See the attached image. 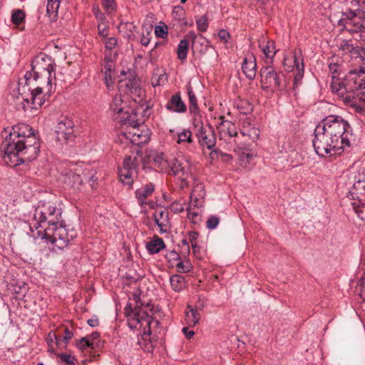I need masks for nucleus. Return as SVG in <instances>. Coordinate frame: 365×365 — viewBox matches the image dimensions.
Masks as SVG:
<instances>
[{
    "label": "nucleus",
    "instance_id": "obj_1",
    "mask_svg": "<svg viewBox=\"0 0 365 365\" xmlns=\"http://www.w3.org/2000/svg\"><path fill=\"white\" fill-rule=\"evenodd\" d=\"M3 148L5 163L16 167L34 160L39 153L40 143L30 126L19 124L6 136Z\"/></svg>",
    "mask_w": 365,
    "mask_h": 365
},
{
    "label": "nucleus",
    "instance_id": "obj_2",
    "mask_svg": "<svg viewBox=\"0 0 365 365\" xmlns=\"http://www.w3.org/2000/svg\"><path fill=\"white\" fill-rule=\"evenodd\" d=\"M329 67L331 76L332 92L346 104H351L355 92L365 90V81L363 83L364 79H361L356 71H350L348 74L344 75L342 64L335 61L334 58L331 59Z\"/></svg>",
    "mask_w": 365,
    "mask_h": 365
},
{
    "label": "nucleus",
    "instance_id": "obj_3",
    "mask_svg": "<svg viewBox=\"0 0 365 365\" xmlns=\"http://www.w3.org/2000/svg\"><path fill=\"white\" fill-rule=\"evenodd\" d=\"M132 300L135 302L134 307L130 302L124 309L125 314L128 317V324L131 329L143 327L144 336L150 335V324L153 323L152 314H153V306L150 303L143 304L140 296L137 294H133Z\"/></svg>",
    "mask_w": 365,
    "mask_h": 365
},
{
    "label": "nucleus",
    "instance_id": "obj_4",
    "mask_svg": "<svg viewBox=\"0 0 365 365\" xmlns=\"http://www.w3.org/2000/svg\"><path fill=\"white\" fill-rule=\"evenodd\" d=\"M351 9L343 13L339 25L349 33L359 34V40L365 43V0H349Z\"/></svg>",
    "mask_w": 365,
    "mask_h": 365
},
{
    "label": "nucleus",
    "instance_id": "obj_5",
    "mask_svg": "<svg viewBox=\"0 0 365 365\" xmlns=\"http://www.w3.org/2000/svg\"><path fill=\"white\" fill-rule=\"evenodd\" d=\"M320 124L325 126L328 135L334 138L342 145V149L350 147V140L353 135L349 123L340 115H331L324 118Z\"/></svg>",
    "mask_w": 365,
    "mask_h": 365
},
{
    "label": "nucleus",
    "instance_id": "obj_6",
    "mask_svg": "<svg viewBox=\"0 0 365 365\" xmlns=\"http://www.w3.org/2000/svg\"><path fill=\"white\" fill-rule=\"evenodd\" d=\"M315 152L318 155L330 156L341 153L344 149L334 138L328 135L324 125L319 123L314 130V138L312 141Z\"/></svg>",
    "mask_w": 365,
    "mask_h": 365
},
{
    "label": "nucleus",
    "instance_id": "obj_7",
    "mask_svg": "<svg viewBox=\"0 0 365 365\" xmlns=\"http://www.w3.org/2000/svg\"><path fill=\"white\" fill-rule=\"evenodd\" d=\"M31 72H26L25 74V83H19L18 91L19 96L17 98L23 101L22 108L26 110L27 108L31 109H38L45 102L44 97L42 94L43 88L36 86L34 88H31Z\"/></svg>",
    "mask_w": 365,
    "mask_h": 365
},
{
    "label": "nucleus",
    "instance_id": "obj_8",
    "mask_svg": "<svg viewBox=\"0 0 365 365\" xmlns=\"http://www.w3.org/2000/svg\"><path fill=\"white\" fill-rule=\"evenodd\" d=\"M53 61L48 56L39 55L32 61L31 81H38L40 79L43 83H46L48 92L51 91V81L53 77L55 78Z\"/></svg>",
    "mask_w": 365,
    "mask_h": 365
},
{
    "label": "nucleus",
    "instance_id": "obj_9",
    "mask_svg": "<svg viewBox=\"0 0 365 365\" xmlns=\"http://www.w3.org/2000/svg\"><path fill=\"white\" fill-rule=\"evenodd\" d=\"M170 170L168 175H173L180 180V187L183 190L187 187L190 182H195V179L192 173L190 162L183 158H173L170 162Z\"/></svg>",
    "mask_w": 365,
    "mask_h": 365
},
{
    "label": "nucleus",
    "instance_id": "obj_10",
    "mask_svg": "<svg viewBox=\"0 0 365 365\" xmlns=\"http://www.w3.org/2000/svg\"><path fill=\"white\" fill-rule=\"evenodd\" d=\"M349 194L352 209L361 220L365 221V170L359 173Z\"/></svg>",
    "mask_w": 365,
    "mask_h": 365
},
{
    "label": "nucleus",
    "instance_id": "obj_11",
    "mask_svg": "<svg viewBox=\"0 0 365 365\" xmlns=\"http://www.w3.org/2000/svg\"><path fill=\"white\" fill-rule=\"evenodd\" d=\"M50 216L48 227H44L45 235H47L49 231H52V236L53 241L59 240L61 241H68V238L64 237L63 234L66 231L65 222L61 219L62 211L61 209L58 208L56 206L50 203Z\"/></svg>",
    "mask_w": 365,
    "mask_h": 365
},
{
    "label": "nucleus",
    "instance_id": "obj_12",
    "mask_svg": "<svg viewBox=\"0 0 365 365\" xmlns=\"http://www.w3.org/2000/svg\"><path fill=\"white\" fill-rule=\"evenodd\" d=\"M56 140L62 144H68L74 141L76 134L74 123L68 117L62 116L56 126Z\"/></svg>",
    "mask_w": 365,
    "mask_h": 365
},
{
    "label": "nucleus",
    "instance_id": "obj_13",
    "mask_svg": "<svg viewBox=\"0 0 365 365\" xmlns=\"http://www.w3.org/2000/svg\"><path fill=\"white\" fill-rule=\"evenodd\" d=\"M138 159L136 157L127 156L123 161L122 167L118 170L120 181L130 187L134 179L138 176Z\"/></svg>",
    "mask_w": 365,
    "mask_h": 365
},
{
    "label": "nucleus",
    "instance_id": "obj_14",
    "mask_svg": "<svg viewBox=\"0 0 365 365\" xmlns=\"http://www.w3.org/2000/svg\"><path fill=\"white\" fill-rule=\"evenodd\" d=\"M282 74L271 66H263L259 71L260 83L263 90L274 91L280 86Z\"/></svg>",
    "mask_w": 365,
    "mask_h": 365
},
{
    "label": "nucleus",
    "instance_id": "obj_15",
    "mask_svg": "<svg viewBox=\"0 0 365 365\" xmlns=\"http://www.w3.org/2000/svg\"><path fill=\"white\" fill-rule=\"evenodd\" d=\"M200 126L196 130L195 135L198 139L200 145L211 150L215 146L216 136L213 127L210 124L202 125L201 121L195 123V127Z\"/></svg>",
    "mask_w": 365,
    "mask_h": 365
},
{
    "label": "nucleus",
    "instance_id": "obj_16",
    "mask_svg": "<svg viewBox=\"0 0 365 365\" xmlns=\"http://www.w3.org/2000/svg\"><path fill=\"white\" fill-rule=\"evenodd\" d=\"M50 212V202H43L41 205L38 206L34 215L36 222L33 226H30V230L32 232H34V229L35 228L38 236L41 235L42 231L38 230V228L42 227L44 229L46 225L48 226L49 219L51 218Z\"/></svg>",
    "mask_w": 365,
    "mask_h": 365
},
{
    "label": "nucleus",
    "instance_id": "obj_17",
    "mask_svg": "<svg viewBox=\"0 0 365 365\" xmlns=\"http://www.w3.org/2000/svg\"><path fill=\"white\" fill-rule=\"evenodd\" d=\"M242 70L245 76L252 80L257 74V63L255 56L252 53H247L243 59Z\"/></svg>",
    "mask_w": 365,
    "mask_h": 365
},
{
    "label": "nucleus",
    "instance_id": "obj_18",
    "mask_svg": "<svg viewBox=\"0 0 365 365\" xmlns=\"http://www.w3.org/2000/svg\"><path fill=\"white\" fill-rule=\"evenodd\" d=\"M165 108L170 112L183 113L187 110V106L182 100L180 93L173 95L167 103Z\"/></svg>",
    "mask_w": 365,
    "mask_h": 365
},
{
    "label": "nucleus",
    "instance_id": "obj_19",
    "mask_svg": "<svg viewBox=\"0 0 365 365\" xmlns=\"http://www.w3.org/2000/svg\"><path fill=\"white\" fill-rule=\"evenodd\" d=\"M168 211L165 209L156 210L153 214L154 221L158 226L160 232H166L170 227Z\"/></svg>",
    "mask_w": 365,
    "mask_h": 365
},
{
    "label": "nucleus",
    "instance_id": "obj_20",
    "mask_svg": "<svg viewBox=\"0 0 365 365\" xmlns=\"http://www.w3.org/2000/svg\"><path fill=\"white\" fill-rule=\"evenodd\" d=\"M220 138H232L237 135V129L235 123L230 120H222L218 128Z\"/></svg>",
    "mask_w": 365,
    "mask_h": 365
},
{
    "label": "nucleus",
    "instance_id": "obj_21",
    "mask_svg": "<svg viewBox=\"0 0 365 365\" xmlns=\"http://www.w3.org/2000/svg\"><path fill=\"white\" fill-rule=\"evenodd\" d=\"M130 139L133 144L140 145L148 142L150 137L148 135V130H141L137 127L132 128V130L128 132Z\"/></svg>",
    "mask_w": 365,
    "mask_h": 365
},
{
    "label": "nucleus",
    "instance_id": "obj_22",
    "mask_svg": "<svg viewBox=\"0 0 365 365\" xmlns=\"http://www.w3.org/2000/svg\"><path fill=\"white\" fill-rule=\"evenodd\" d=\"M150 159L153 165L158 168L160 172L167 173L168 170H170V167L169 165L170 160H168L164 153H156L150 156Z\"/></svg>",
    "mask_w": 365,
    "mask_h": 365
},
{
    "label": "nucleus",
    "instance_id": "obj_23",
    "mask_svg": "<svg viewBox=\"0 0 365 365\" xmlns=\"http://www.w3.org/2000/svg\"><path fill=\"white\" fill-rule=\"evenodd\" d=\"M240 133L244 136H247L252 141H255L258 139L259 130L258 128L252 125L250 119L246 118L242 122Z\"/></svg>",
    "mask_w": 365,
    "mask_h": 365
},
{
    "label": "nucleus",
    "instance_id": "obj_24",
    "mask_svg": "<svg viewBox=\"0 0 365 365\" xmlns=\"http://www.w3.org/2000/svg\"><path fill=\"white\" fill-rule=\"evenodd\" d=\"M187 92L189 100V110L190 114L195 117V120L197 121V116H200V110L197 106V100L193 92L192 86L189 84L187 86Z\"/></svg>",
    "mask_w": 365,
    "mask_h": 365
},
{
    "label": "nucleus",
    "instance_id": "obj_25",
    "mask_svg": "<svg viewBox=\"0 0 365 365\" xmlns=\"http://www.w3.org/2000/svg\"><path fill=\"white\" fill-rule=\"evenodd\" d=\"M61 1V0H47L46 15L51 23L57 21Z\"/></svg>",
    "mask_w": 365,
    "mask_h": 365
},
{
    "label": "nucleus",
    "instance_id": "obj_26",
    "mask_svg": "<svg viewBox=\"0 0 365 365\" xmlns=\"http://www.w3.org/2000/svg\"><path fill=\"white\" fill-rule=\"evenodd\" d=\"M128 106V103L123 98V96L121 95H116L113 97L110 104V110L112 112L113 115L125 111V109H126Z\"/></svg>",
    "mask_w": 365,
    "mask_h": 365
},
{
    "label": "nucleus",
    "instance_id": "obj_27",
    "mask_svg": "<svg viewBox=\"0 0 365 365\" xmlns=\"http://www.w3.org/2000/svg\"><path fill=\"white\" fill-rule=\"evenodd\" d=\"M154 191V185L151 183L146 184L140 189L135 191V197L141 206L145 203V200L152 195Z\"/></svg>",
    "mask_w": 365,
    "mask_h": 365
},
{
    "label": "nucleus",
    "instance_id": "obj_28",
    "mask_svg": "<svg viewBox=\"0 0 365 365\" xmlns=\"http://www.w3.org/2000/svg\"><path fill=\"white\" fill-rule=\"evenodd\" d=\"M259 46L267 58H274L277 53L274 41L263 40L259 41Z\"/></svg>",
    "mask_w": 365,
    "mask_h": 365
},
{
    "label": "nucleus",
    "instance_id": "obj_29",
    "mask_svg": "<svg viewBox=\"0 0 365 365\" xmlns=\"http://www.w3.org/2000/svg\"><path fill=\"white\" fill-rule=\"evenodd\" d=\"M163 240L158 236H155L146 243V249L150 254H156L165 247Z\"/></svg>",
    "mask_w": 365,
    "mask_h": 365
},
{
    "label": "nucleus",
    "instance_id": "obj_30",
    "mask_svg": "<svg viewBox=\"0 0 365 365\" xmlns=\"http://www.w3.org/2000/svg\"><path fill=\"white\" fill-rule=\"evenodd\" d=\"M340 50L344 54L350 53L351 58H358V55L360 52L361 47L354 46L347 41H343L340 44Z\"/></svg>",
    "mask_w": 365,
    "mask_h": 365
},
{
    "label": "nucleus",
    "instance_id": "obj_31",
    "mask_svg": "<svg viewBox=\"0 0 365 365\" xmlns=\"http://www.w3.org/2000/svg\"><path fill=\"white\" fill-rule=\"evenodd\" d=\"M125 86L130 93L135 94L138 97H141L144 95V91L140 87L138 79H128L125 81Z\"/></svg>",
    "mask_w": 365,
    "mask_h": 365
},
{
    "label": "nucleus",
    "instance_id": "obj_32",
    "mask_svg": "<svg viewBox=\"0 0 365 365\" xmlns=\"http://www.w3.org/2000/svg\"><path fill=\"white\" fill-rule=\"evenodd\" d=\"M170 282L175 292H180L185 287V277L180 274H173L170 278Z\"/></svg>",
    "mask_w": 365,
    "mask_h": 365
},
{
    "label": "nucleus",
    "instance_id": "obj_33",
    "mask_svg": "<svg viewBox=\"0 0 365 365\" xmlns=\"http://www.w3.org/2000/svg\"><path fill=\"white\" fill-rule=\"evenodd\" d=\"M187 308L190 309V312H186L185 322L189 327H194L200 320V314L196 309L190 307V305L187 306Z\"/></svg>",
    "mask_w": 365,
    "mask_h": 365
},
{
    "label": "nucleus",
    "instance_id": "obj_34",
    "mask_svg": "<svg viewBox=\"0 0 365 365\" xmlns=\"http://www.w3.org/2000/svg\"><path fill=\"white\" fill-rule=\"evenodd\" d=\"M65 176L66 182L68 183L72 187H76V189H79V186L83 183V179L79 174L69 172L66 173Z\"/></svg>",
    "mask_w": 365,
    "mask_h": 365
},
{
    "label": "nucleus",
    "instance_id": "obj_35",
    "mask_svg": "<svg viewBox=\"0 0 365 365\" xmlns=\"http://www.w3.org/2000/svg\"><path fill=\"white\" fill-rule=\"evenodd\" d=\"M189 50V42L187 39H182L180 41L178 49H177V53H178V58L181 61H183L186 59L187 55Z\"/></svg>",
    "mask_w": 365,
    "mask_h": 365
},
{
    "label": "nucleus",
    "instance_id": "obj_36",
    "mask_svg": "<svg viewBox=\"0 0 365 365\" xmlns=\"http://www.w3.org/2000/svg\"><path fill=\"white\" fill-rule=\"evenodd\" d=\"M126 115V117H121V125L130 126L132 128H134L139 125L137 120V114L131 111L130 115Z\"/></svg>",
    "mask_w": 365,
    "mask_h": 365
},
{
    "label": "nucleus",
    "instance_id": "obj_37",
    "mask_svg": "<svg viewBox=\"0 0 365 365\" xmlns=\"http://www.w3.org/2000/svg\"><path fill=\"white\" fill-rule=\"evenodd\" d=\"M287 61H289L290 63H292V61H293V63H294V65H292L293 66V68L295 67L297 71H301V69H304L303 60L302 59H299L297 57L296 53H294L292 56L287 57V58H285L284 59V65H287Z\"/></svg>",
    "mask_w": 365,
    "mask_h": 365
},
{
    "label": "nucleus",
    "instance_id": "obj_38",
    "mask_svg": "<svg viewBox=\"0 0 365 365\" xmlns=\"http://www.w3.org/2000/svg\"><path fill=\"white\" fill-rule=\"evenodd\" d=\"M196 192L197 193L198 197H204L205 192L204 186L202 185V184L197 182L194 185L192 192L191 193V195H190V200H191V201L195 200V202L194 205L195 206L197 205V197L196 196H195V194Z\"/></svg>",
    "mask_w": 365,
    "mask_h": 365
},
{
    "label": "nucleus",
    "instance_id": "obj_39",
    "mask_svg": "<svg viewBox=\"0 0 365 365\" xmlns=\"http://www.w3.org/2000/svg\"><path fill=\"white\" fill-rule=\"evenodd\" d=\"M358 58L361 61L360 69L359 71L357 72L359 76H360V78H364L365 82V48H361L360 52L358 55Z\"/></svg>",
    "mask_w": 365,
    "mask_h": 365
},
{
    "label": "nucleus",
    "instance_id": "obj_40",
    "mask_svg": "<svg viewBox=\"0 0 365 365\" xmlns=\"http://www.w3.org/2000/svg\"><path fill=\"white\" fill-rule=\"evenodd\" d=\"M177 271L180 273H187L189 272L192 266L189 260L182 261L181 259L178 262L175 264Z\"/></svg>",
    "mask_w": 365,
    "mask_h": 365
},
{
    "label": "nucleus",
    "instance_id": "obj_41",
    "mask_svg": "<svg viewBox=\"0 0 365 365\" xmlns=\"http://www.w3.org/2000/svg\"><path fill=\"white\" fill-rule=\"evenodd\" d=\"M192 133L189 130H184L182 132L178 133V143L180 144L182 143H192Z\"/></svg>",
    "mask_w": 365,
    "mask_h": 365
},
{
    "label": "nucleus",
    "instance_id": "obj_42",
    "mask_svg": "<svg viewBox=\"0 0 365 365\" xmlns=\"http://www.w3.org/2000/svg\"><path fill=\"white\" fill-rule=\"evenodd\" d=\"M167 81V76L165 73L155 74L151 78V83L153 87L160 86Z\"/></svg>",
    "mask_w": 365,
    "mask_h": 365
},
{
    "label": "nucleus",
    "instance_id": "obj_43",
    "mask_svg": "<svg viewBox=\"0 0 365 365\" xmlns=\"http://www.w3.org/2000/svg\"><path fill=\"white\" fill-rule=\"evenodd\" d=\"M25 18V14L20 9L14 10L11 15L12 23L15 25H19Z\"/></svg>",
    "mask_w": 365,
    "mask_h": 365
},
{
    "label": "nucleus",
    "instance_id": "obj_44",
    "mask_svg": "<svg viewBox=\"0 0 365 365\" xmlns=\"http://www.w3.org/2000/svg\"><path fill=\"white\" fill-rule=\"evenodd\" d=\"M103 9L108 14H113L116 10V4L114 0H103Z\"/></svg>",
    "mask_w": 365,
    "mask_h": 365
},
{
    "label": "nucleus",
    "instance_id": "obj_45",
    "mask_svg": "<svg viewBox=\"0 0 365 365\" xmlns=\"http://www.w3.org/2000/svg\"><path fill=\"white\" fill-rule=\"evenodd\" d=\"M103 73L105 84L108 89H110L115 79V72L103 71Z\"/></svg>",
    "mask_w": 365,
    "mask_h": 365
},
{
    "label": "nucleus",
    "instance_id": "obj_46",
    "mask_svg": "<svg viewBox=\"0 0 365 365\" xmlns=\"http://www.w3.org/2000/svg\"><path fill=\"white\" fill-rule=\"evenodd\" d=\"M196 24L198 31L200 32H205L208 27V21L207 16H202L196 20Z\"/></svg>",
    "mask_w": 365,
    "mask_h": 365
},
{
    "label": "nucleus",
    "instance_id": "obj_47",
    "mask_svg": "<svg viewBox=\"0 0 365 365\" xmlns=\"http://www.w3.org/2000/svg\"><path fill=\"white\" fill-rule=\"evenodd\" d=\"M173 14L174 16V18L179 21L184 20L185 15V11L184 8L181 6H175L173 8Z\"/></svg>",
    "mask_w": 365,
    "mask_h": 365
},
{
    "label": "nucleus",
    "instance_id": "obj_48",
    "mask_svg": "<svg viewBox=\"0 0 365 365\" xmlns=\"http://www.w3.org/2000/svg\"><path fill=\"white\" fill-rule=\"evenodd\" d=\"M235 151L238 155L240 160L242 162L248 163L252 156V155L247 150H235Z\"/></svg>",
    "mask_w": 365,
    "mask_h": 365
},
{
    "label": "nucleus",
    "instance_id": "obj_49",
    "mask_svg": "<svg viewBox=\"0 0 365 365\" xmlns=\"http://www.w3.org/2000/svg\"><path fill=\"white\" fill-rule=\"evenodd\" d=\"M104 43L106 48L111 51L117 46L118 41L115 37L106 38Z\"/></svg>",
    "mask_w": 365,
    "mask_h": 365
},
{
    "label": "nucleus",
    "instance_id": "obj_50",
    "mask_svg": "<svg viewBox=\"0 0 365 365\" xmlns=\"http://www.w3.org/2000/svg\"><path fill=\"white\" fill-rule=\"evenodd\" d=\"M168 30L167 26H157L155 29V33L157 36L165 38L168 35Z\"/></svg>",
    "mask_w": 365,
    "mask_h": 365
},
{
    "label": "nucleus",
    "instance_id": "obj_51",
    "mask_svg": "<svg viewBox=\"0 0 365 365\" xmlns=\"http://www.w3.org/2000/svg\"><path fill=\"white\" fill-rule=\"evenodd\" d=\"M220 222L219 217L216 216H210L207 220V227L210 230H213L217 227Z\"/></svg>",
    "mask_w": 365,
    "mask_h": 365
},
{
    "label": "nucleus",
    "instance_id": "obj_52",
    "mask_svg": "<svg viewBox=\"0 0 365 365\" xmlns=\"http://www.w3.org/2000/svg\"><path fill=\"white\" fill-rule=\"evenodd\" d=\"M108 24H104V23H98V34L101 36L106 38L108 35Z\"/></svg>",
    "mask_w": 365,
    "mask_h": 365
},
{
    "label": "nucleus",
    "instance_id": "obj_53",
    "mask_svg": "<svg viewBox=\"0 0 365 365\" xmlns=\"http://www.w3.org/2000/svg\"><path fill=\"white\" fill-rule=\"evenodd\" d=\"M125 111H123V112H120V113H116L115 115H113V118L115 120H118L119 123H121V117H126V114L128 115H130L131 113V111H133L131 110V108L128 106L126 108V109H125Z\"/></svg>",
    "mask_w": 365,
    "mask_h": 365
},
{
    "label": "nucleus",
    "instance_id": "obj_54",
    "mask_svg": "<svg viewBox=\"0 0 365 365\" xmlns=\"http://www.w3.org/2000/svg\"><path fill=\"white\" fill-rule=\"evenodd\" d=\"M77 346L80 349H86L87 347L93 346V343L90 342V341L88 340V338L86 336V337L81 338L79 340L78 343L77 344Z\"/></svg>",
    "mask_w": 365,
    "mask_h": 365
},
{
    "label": "nucleus",
    "instance_id": "obj_55",
    "mask_svg": "<svg viewBox=\"0 0 365 365\" xmlns=\"http://www.w3.org/2000/svg\"><path fill=\"white\" fill-rule=\"evenodd\" d=\"M218 37L224 43H227L230 36L227 30L221 29L218 32Z\"/></svg>",
    "mask_w": 365,
    "mask_h": 365
},
{
    "label": "nucleus",
    "instance_id": "obj_56",
    "mask_svg": "<svg viewBox=\"0 0 365 365\" xmlns=\"http://www.w3.org/2000/svg\"><path fill=\"white\" fill-rule=\"evenodd\" d=\"M170 209L176 213H180L184 210L182 204L179 202H173V204L170 205Z\"/></svg>",
    "mask_w": 365,
    "mask_h": 365
},
{
    "label": "nucleus",
    "instance_id": "obj_57",
    "mask_svg": "<svg viewBox=\"0 0 365 365\" xmlns=\"http://www.w3.org/2000/svg\"><path fill=\"white\" fill-rule=\"evenodd\" d=\"M60 359L64 361L65 363L68 364H74V357L71 355L66 354H61L59 356Z\"/></svg>",
    "mask_w": 365,
    "mask_h": 365
},
{
    "label": "nucleus",
    "instance_id": "obj_58",
    "mask_svg": "<svg viewBox=\"0 0 365 365\" xmlns=\"http://www.w3.org/2000/svg\"><path fill=\"white\" fill-rule=\"evenodd\" d=\"M63 340L65 342V344H67L68 341L73 337V332L70 331L68 328H65L63 329Z\"/></svg>",
    "mask_w": 365,
    "mask_h": 365
},
{
    "label": "nucleus",
    "instance_id": "obj_59",
    "mask_svg": "<svg viewBox=\"0 0 365 365\" xmlns=\"http://www.w3.org/2000/svg\"><path fill=\"white\" fill-rule=\"evenodd\" d=\"M103 71L115 72V64L113 62H104L103 64Z\"/></svg>",
    "mask_w": 365,
    "mask_h": 365
},
{
    "label": "nucleus",
    "instance_id": "obj_60",
    "mask_svg": "<svg viewBox=\"0 0 365 365\" xmlns=\"http://www.w3.org/2000/svg\"><path fill=\"white\" fill-rule=\"evenodd\" d=\"M206 299L203 297H199L196 304V309L202 310L206 306Z\"/></svg>",
    "mask_w": 365,
    "mask_h": 365
},
{
    "label": "nucleus",
    "instance_id": "obj_61",
    "mask_svg": "<svg viewBox=\"0 0 365 365\" xmlns=\"http://www.w3.org/2000/svg\"><path fill=\"white\" fill-rule=\"evenodd\" d=\"M304 75V69H301V71H298L294 76V85H297L298 83H300Z\"/></svg>",
    "mask_w": 365,
    "mask_h": 365
},
{
    "label": "nucleus",
    "instance_id": "obj_62",
    "mask_svg": "<svg viewBox=\"0 0 365 365\" xmlns=\"http://www.w3.org/2000/svg\"><path fill=\"white\" fill-rule=\"evenodd\" d=\"M182 331L187 339H190L195 334L194 331L189 330L187 327H183Z\"/></svg>",
    "mask_w": 365,
    "mask_h": 365
},
{
    "label": "nucleus",
    "instance_id": "obj_63",
    "mask_svg": "<svg viewBox=\"0 0 365 365\" xmlns=\"http://www.w3.org/2000/svg\"><path fill=\"white\" fill-rule=\"evenodd\" d=\"M96 19L98 20V23H104V24H107L108 23V21L106 19V17H105L104 14L103 13H101V12H99V11L97 12L96 14Z\"/></svg>",
    "mask_w": 365,
    "mask_h": 365
},
{
    "label": "nucleus",
    "instance_id": "obj_64",
    "mask_svg": "<svg viewBox=\"0 0 365 365\" xmlns=\"http://www.w3.org/2000/svg\"><path fill=\"white\" fill-rule=\"evenodd\" d=\"M181 243H182V252H185V253H189L190 252V247H189V244H188V242L187 240H182L181 241Z\"/></svg>",
    "mask_w": 365,
    "mask_h": 365
}]
</instances>
